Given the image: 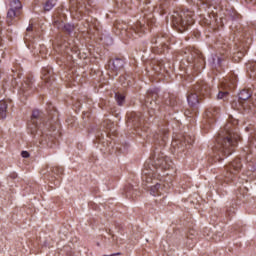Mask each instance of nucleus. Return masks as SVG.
Wrapping results in <instances>:
<instances>
[{
	"instance_id": "nucleus-1",
	"label": "nucleus",
	"mask_w": 256,
	"mask_h": 256,
	"mask_svg": "<svg viewBox=\"0 0 256 256\" xmlns=\"http://www.w3.org/2000/svg\"><path fill=\"white\" fill-rule=\"evenodd\" d=\"M168 169H171V161L162 152L150 156L144 163L142 174L143 185L150 189V195L153 197H159L167 193V187L165 185L162 186L157 181V177H159V171H167Z\"/></svg>"
},
{
	"instance_id": "nucleus-2",
	"label": "nucleus",
	"mask_w": 256,
	"mask_h": 256,
	"mask_svg": "<svg viewBox=\"0 0 256 256\" xmlns=\"http://www.w3.org/2000/svg\"><path fill=\"white\" fill-rule=\"evenodd\" d=\"M238 120L233 117L228 119L224 129L219 133L216 144L213 147L214 158L216 161H223V157H229L235 151L237 143L241 139L239 135V129L237 128Z\"/></svg>"
},
{
	"instance_id": "nucleus-3",
	"label": "nucleus",
	"mask_w": 256,
	"mask_h": 256,
	"mask_svg": "<svg viewBox=\"0 0 256 256\" xmlns=\"http://www.w3.org/2000/svg\"><path fill=\"white\" fill-rule=\"evenodd\" d=\"M189 5H195L200 11H207L206 16L200 15V25L210 27L214 31L218 28L223 27V18H218L217 12L213 9H221L222 0H186Z\"/></svg>"
},
{
	"instance_id": "nucleus-4",
	"label": "nucleus",
	"mask_w": 256,
	"mask_h": 256,
	"mask_svg": "<svg viewBox=\"0 0 256 256\" xmlns=\"http://www.w3.org/2000/svg\"><path fill=\"white\" fill-rule=\"evenodd\" d=\"M193 15H195V12L189 9L175 11L172 15V26L179 33H184V31H187L195 23Z\"/></svg>"
},
{
	"instance_id": "nucleus-5",
	"label": "nucleus",
	"mask_w": 256,
	"mask_h": 256,
	"mask_svg": "<svg viewBox=\"0 0 256 256\" xmlns=\"http://www.w3.org/2000/svg\"><path fill=\"white\" fill-rule=\"evenodd\" d=\"M183 53L184 61L188 63L190 69L198 71V73L205 69V58H203V54L199 50L189 47Z\"/></svg>"
},
{
	"instance_id": "nucleus-6",
	"label": "nucleus",
	"mask_w": 256,
	"mask_h": 256,
	"mask_svg": "<svg viewBox=\"0 0 256 256\" xmlns=\"http://www.w3.org/2000/svg\"><path fill=\"white\" fill-rule=\"evenodd\" d=\"M150 25H155V18H153V13H146L144 11V19L136 22L131 28L124 30L125 35L131 39L135 35H145V32L149 29Z\"/></svg>"
},
{
	"instance_id": "nucleus-7",
	"label": "nucleus",
	"mask_w": 256,
	"mask_h": 256,
	"mask_svg": "<svg viewBox=\"0 0 256 256\" xmlns=\"http://www.w3.org/2000/svg\"><path fill=\"white\" fill-rule=\"evenodd\" d=\"M169 41H171V37L167 34H160L157 37L152 38V45L154 53H165L167 49H169Z\"/></svg>"
},
{
	"instance_id": "nucleus-8",
	"label": "nucleus",
	"mask_w": 256,
	"mask_h": 256,
	"mask_svg": "<svg viewBox=\"0 0 256 256\" xmlns=\"http://www.w3.org/2000/svg\"><path fill=\"white\" fill-rule=\"evenodd\" d=\"M159 95L155 92H148L146 98L144 99L143 105L148 109V114L150 117L155 115V110L158 109L157 98Z\"/></svg>"
},
{
	"instance_id": "nucleus-9",
	"label": "nucleus",
	"mask_w": 256,
	"mask_h": 256,
	"mask_svg": "<svg viewBox=\"0 0 256 256\" xmlns=\"http://www.w3.org/2000/svg\"><path fill=\"white\" fill-rule=\"evenodd\" d=\"M195 143V136L184 135L181 138L172 141V145L179 153L187 149V145H193Z\"/></svg>"
},
{
	"instance_id": "nucleus-10",
	"label": "nucleus",
	"mask_w": 256,
	"mask_h": 256,
	"mask_svg": "<svg viewBox=\"0 0 256 256\" xmlns=\"http://www.w3.org/2000/svg\"><path fill=\"white\" fill-rule=\"evenodd\" d=\"M242 167L243 164H241V159L236 158L233 162L226 166V178L230 181H233V176L237 175V173L241 171Z\"/></svg>"
},
{
	"instance_id": "nucleus-11",
	"label": "nucleus",
	"mask_w": 256,
	"mask_h": 256,
	"mask_svg": "<svg viewBox=\"0 0 256 256\" xmlns=\"http://www.w3.org/2000/svg\"><path fill=\"white\" fill-rule=\"evenodd\" d=\"M97 139L102 153H113V145L115 144L109 139H105V134H98Z\"/></svg>"
},
{
	"instance_id": "nucleus-12",
	"label": "nucleus",
	"mask_w": 256,
	"mask_h": 256,
	"mask_svg": "<svg viewBox=\"0 0 256 256\" xmlns=\"http://www.w3.org/2000/svg\"><path fill=\"white\" fill-rule=\"evenodd\" d=\"M194 92L202 95V97H211V86L205 81H200L193 86Z\"/></svg>"
},
{
	"instance_id": "nucleus-13",
	"label": "nucleus",
	"mask_w": 256,
	"mask_h": 256,
	"mask_svg": "<svg viewBox=\"0 0 256 256\" xmlns=\"http://www.w3.org/2000/svg\"><path fill=\"white\" fill-rule=\"evenodd\" d=\"M127 125L132 127H141L143 125V114L141 112H132L128 115Z\"/></svg>"
},
{
	"instance_id": "nucleus-14",
	"label": "nucleus",
	"mask_w": 256,
	"mask_h": 256,
	"mask_svg": "<svg viewBox=\"0 0 256 256\" xmlns=\"http://www.w3.org/2000/svg\"><path fill=\"white\" fill-rule=\"evenodd\" d=\"M168 135L169 129H167V127L160 128L159 133L154 134V141L156 145H160V147H165Z\"/></svg>"
},
{
	"instance_id": "nucleus-15",
	"label": "nucleus",
	"mask_w": 256,
	"mask_h": 256,
	"mask_svg": "<svg viewBox=\"0 0 256 256\" xmlns=\"http://www.w3.org/2000/svg\"><path fill=\"white\" fill-rule=\"evenodd\" d=\"M217 115H219V108L210 107L206 110L204 114V119L206 120V123H209V125H211V123H215V121L217 120Z\"/></svg>"
},
{
	"instance_id": "nucleus-16",
	"label": "nucleus",
	"mask_w": 256,
	"mask_h": 256,
	"mask_svg": "<svg viewBox=\"0 0 256 256\" xmlns=\"http://www.w3.org/2000/svg\"><path fill=\"white\" fill-rule=\"evenodd\" d=\"M87 11V6L77 2L75 0H70V13H78V15H83Z\"/></svg>"
},
{
	"instance_id": "nucleus-17",
	"label": "nucleus",
	"mask_w": 256,
	"mask_h": 256,
	"mask_svg": "<svg viewBox=\"0 0 256 256\" xmlns=\"http://www.w3.org/2000/svg\"><path fill=\"white\" fill-rule=\"evenodd\" d=\"M21 93H23V95L27 96V95H31V93H33V78L31 77H27L24 82L21 85L20 88Z\"/></svg>"
},
{
	"instance_id": "nucleus-18",
	"label": "nucleus",
	"mask_w": 256,
	"mask_h": 256,
	"mask_svg": "<svg viewBox=\"0 0 256 256\" xmlns=\"http://www.w3.org/2000/svg\"><path fill=\"white\" fill-rule=\"evenodd\" d=\"M123 65H125V60L122 58H115L114 60H110L108 63L109 69L117 73V71H121Z\"/></svg>"
},
{
	"instance_id": "nucleus-19",
	"label": "nucleus",
	"mask_w": 256,
	"mask_h": 256,
	"mask_svg": "<svg viewBox=\"0 0 256 256\" xmlns=\"http://www.w3.org/2000/svg\"><path fill=\"white\" fill-rule=\"evenodd\" d=\"M54 27H57V29H60L61 31H65V33H68V35H71V33L75 31V26L65 24L64 22H59V20L54 22Z\"/></svg>"
},
{
	"instance_id": "nucleus-20",
	"label": "nucleus",
	"mask_w": 256,
	"mask_h": 256,
	"mask_svg": "<svg viewBox=\"0 0 256 256\" xmlns=\"http://www.w3.org/2000/svg\"><path fill=\"white\" fill-rule=\"evenodd\" d=\"M19 17V11L9 9L7 12V17H6V23L7 25H15L16 21L18 20Z\"/></svg>"
},
{
	"instance_id": "nucleus-21",
	"label": "nucleus",
	"mask_w": 256,
	"mask_h": 256,
	"mask_svg": "<svg viewBox=\"0 0 256 256\" xmlns=\"http://www.w3.org/2000/svg\"><path fill=\"white\" fill-rule=\"evenodd\" d=\"M187 101L190 107H195L196 105H199V94L195 92V90L192 88V90L188 93Z\"/></svg>"
},
{
	"instance_id": "nucleus-22",
	"label": "nucleus",
	"mask_w": 256,
	"mask_h": 256,
	"mask_svg": "<svg viewBox=\"0 0 256 256\" xmlns=\"http://www.w3.org/2000/svg\"><path fill=\"white\" fill-rule=\"evenodd\" d=\"M42 79L46 83H51V81H54L55 77H53V69L43 68L42 69Z\"/></svg>"
},
{
	"instance_id": "nucleus-23",
	"label": "nucleus",
	"mask_w": 256,
	"mask_h": 256,
	"mask_svg": "<svg viewBox=\"0 0 256 256\" xmlns=\"http://www.w3.org/2000/svg\"><path fill=\"white\" fill-rule=\"evenodd\" d=\"M239 103L242 104V107L245 109V101H248V99H251V91L249 90H242L238 94Z\"/></svg>"
},
{
	"instance_id": "nucleus-24",
	"label": "nucleus",
	"mask_w": 256,
	"mask_h": 256,
	"mask_svg": "<svg viewBox=\"0 0 256 256\" xmlns=\"http://www.w3.org/2000/svg\"><path fill=\"white\" fill-rule=\"evenodd\" d=\"M28 133L37 137V133H39V124L37 121L30 120L28 122Z\"/></svg>"
},
{
	"instance_id": "nucleus-25",
	"label": "nucleus",
	"mask_w": 256,
	"mask_h": 256,
	"mask_svg": "<svg viewBox=\"0 0 256 256\" xmlns=\"http://www.w3.org/2000/svg\"><path fill=\"white\" fill-rule=\"evenodd\" d=\"M152 69H153V71H155V73H157L159 75V74H161V71H163V69H165V63H163V61L154 60L152 62Z\"/></svg>"
},
{
	"instance_id": "nucleus-26",
	"label": "nucleus",
	"mask_w": 256,
	"mask_h": 256,
	"mask_svg": "<svg viewBox=\"0 0 256 256\" xmlns=\"http://www.w3.org/2000/svg\"><path fill=\"white\" fill-rule=\"evenodd\" d=\"M47 111L50 119H59V112L53 107V104H48Z\"/></svg>"
},
{
	"instance_id": "nucleus-27",
	"label": "nucleus",
	"mask_w": 256,
	"mask_h": 256,
	"mask_svg": "<svg viewBox=\"0 0 256 256\" xmlns=\"http://www.w3.org/2000/svg\"><path fill=\"white\" fill-rule=\"evenodd\" d=\"M125 193H126V197H128V199H135V196L139 195V191L134 190L133 186H127L125 188Z\"/></svg>"
},
{
	"instance_id": "nucleus-28",
	"label": "nucleus",
	"mask_w": 256,
	"mask_h": 256,
	"mask_svg": "<svg viewBox=\"0 0 256 256\" xmlns=\"http://www.w3.org/2000/svg\"><path fill=\"white\" fill-rule=\"evenodd\" d=\"M7 101L1 100L0 101V117L1 119H5L7 117Z\"/></svg>"
},
{
	"instance_id": "nucleus-29",
	"label": "nucleus",
	"mask_w": 256,
	"mask_h": 256,
	"mask_svg": "<svg viewBox=\"0 0 256 256\" xmlns=\"http://www.w3.org/2000/svg\"><path fill=\"white\" fill-rule=\"evenodd\" d=\"M38 137L40 145H47V143H49V140L51 139L49 138V134L45 132H40V134H38Z\"/></svg>"
},
{
	"instance_id": "nucleus-30",
	"label": "nucleus",
	"mask_w": 256,
	"mask_h": 256,
	"mask_svg": "<svg viewBox=\"0 0 256 256\" xmlns=\"http://www.w3.org/2000/svg\"><path fill=\"white\" fill-rule=\"evenodd\" d=\"M248 71H250L251 79H256V62H250L247 64Z\"/></svg>"
},
{
	"instance_id": "nucleus-31",
	"label": "nucleus",
	"mask_w": 256,
	"mask_h": 256,
	"mask_svg": "<svg viewBox=\"0 0 256 256\" xmlns=\"http://www.w3.org/2000/svg\"><path fill=\"white\" fill-rule=\"evenodd\" d=\"M229 81L230 82H226L227 87H229L230 89H235L237 85V75L231 74L229 76Z\"/></svg>"
},
{
	"instance_id": "nucleus-32",
	"label": "nucleus",
	"mask_w": 256,
	"mask_h": 256,
	"mask_svg": "<svg viewBox=\"0 0 256 256\" xmlns=\"http://www.w3.org/2000/svg\"><path fill=\"white\" fill-rule=\"evenodd\" d=\"M31 121H43V112L39 110H33L32 116H31Z\"/></svg>"
},
{
	"instance_id": "nucleus-33",
	"label": "nucleus",
	"mask_w": 256,
	"mask_h": 256,
	"mask_svg": "<svg viewBox=\"0 0 256 256\" xmlns=\"http://www.w3.org/2000/svg\"><path fill=\"white\" fill-rule=\"evenodd\" d=\"M23 5L21 4L20 0H10V9L13 11H19L22 9Z\"/></svg>"
},
{
	"instance_id": "nucleus-34",
	"label": "nucleus",
	"mask_w": 256,
	"mask_h": 256,
	"mask_svg": "<svg viewBox=\"0 0 256 256\" xmlns=\"http://www.w3.org/2000/svg\"><path fill=\"white\" fill-rule=\"evenodd\" d=\"M56 1L55 0H47L44 4V11H51L53 7H55Z\"/></svg>"
},
{
	"instance_id": "nucleus-35",
	"label": "nucleus",
	"mask_w": 256,
	"mask_h": 256,
	"mask_svg": "<svg viewBox=\"0 0 256 256\" xmlns=\"http://www.w3.org/2000/svg\"><path fill=\"white\" fill-rule=\"evenodd\" d=\"M115 99H116L118 105H123L125 103V96L121 93H116Z\"/></svg>"
},
{
	"instance_id": "nucleus-36",
	"label": "nucleus",
	"mask_w": 256,
	"mask_h": 256,
	"mask_svg": "<svg viewBox=\"0 0 256 256\" xmlns=\"http://www.w3.org/2000/svg\"><path fill=\"white\" fill-rule=\"evenodd\" d=\"M52 173H54L55 175H63V168L59 167V166H54L51 168Z\"/></svg>"
},
{
	"instance_id": "nucleus-37",
	"label": "nucleus",
	"mask_w": 256,
	"mask_h": 256,
	"mask_svg": "<svg viewBox=\"0 0 256 256\" xmlns=\"http://www.w3.org/2000/svg\"><path fill=\"white\" fill-rule=\"evenodd\" d=\"M119 81H120V83H121V85H122L123 87H128L129 82H127V77H125V76H120V77H119Z\"/></svg>"
},
{
	"instance_id": "nucleus-38",
	"label": "nucleus",
	"mask_w": 256,
	"mask_h": 256,
	"mask_svg": "<svg viewBox=\"0 0 256 256\" xmlns=\"http://www.w3.org/2000/svg\"><path fill=\"white\" fill-rule=\"evenodd\" d=\"M229 96V92L220 91L217 95V99H226Z\"/></svg>"
},
{
	"instance_id": "nucleus-39",
	"label": "nucleus",
	"mask_w": 256,
	"mask_h": 256,
	"mask_svg": "<svg viewBox=\"0 0 256 256\" xmlns=\"http://www.w3.org/2000/svg\"><path fill=\"white\" fill-rule=\"evenodd\" d=\"M21 156H22L24 159H28L29 153H28L27 151H22V152H21Z\"/></svg>"
},
{
	"instance_id": "nucleus-40",
	"label": "nucleus",
	"mask_w": 256,
	"mask_h": 256,
	"mask_svg": "<svg viewBox=\"0 0 256 256\" xmlns=\"http://www.w3.org/2000/svg\"><path fill=\"white\" fill-rule=\"evenodd\" d=\"M27 33H31V31H33V24H30L27 29H26Z\"/></svg>"
},
{
	"instance_id": "nucleus-41",
	"label": "nucleus",
	"mask_w": 256,
	"mask_h": 256,
	"mask_svg": "<svg viewBox=\"0 0 256 256\" xmlns=\"http://www.w3.org/2000/svg\"><path fill=\"white\" fill-rule=\"evenodd\" d=\"M250 5H256V0H245Z\"/></svg>"
},
{
	"instance_id": "nucleus-42",
	"label": "nucleus",
	"mask_w": 256,
	"mask_h": 256,
	"mask_svg": "<svg viewBox=\"0 0 256 256\" xmlns=\"http://www.w3.org/2000/svg\"><path fill=\"white\" fill-rule=\"evenodd\" d=\"M169 105H170L171 107H175V100H173V98H170Z\"/></svg>"
},
{
	"instance_id": "nucleus-43",
	"label": "nucleus",
	"mask_w": 256,
	"mask_h": 256,
	"mask_svg": "<svg viewBox=\"0 0 256 256\" xmlns=\"http://www.w3.org/2000/svg\"><path fill=\"white\" fill-rule=\"evenodd\" d=\"M237 57L238 59H242V57L244 56V54L242 52H237Z\"/></svg>"
},
{
	"instance_id": "nucleus-44",
	"label": "nucleus",
	"mask_w": 256,
	"mask_h": 256,
	"mask_svg": "<svg viewBox=\"0 0 256 256\" xmlns=\"http://www.w3.org/2000/svg\"><path fill=\"white\" fill-rule=\"evenodd\" d=\"M117 255H121V252L113 253V254H110V255H104V256H117Z\"/></svg>"
},
{
	"instance_id": "nucleus-45",
	"label": "nucleus",
	"mask_w": 256,
	"mask_h": 256,
	"mask_svg": "<svg viewBox=\"0 0 256 256\" xmlns=\"http://www.w3.org/2000/svg\"><path fill=\"white\" fill-rule=\"evenodd\" d=\"M51 125H53V122H50L49 124L46 123V127H51Z\"/></svg>"
},
{
	"instance_id": "nucleus-46",
	"label": "nucleus",
	"mask_w": 256,
	"mask_h": 256,
	"mask_svg": "<svg viewBox=\"0 0 256 256\" xmlns=\"http://www.w3.org/2000/svg\"><path fill=\"white\" fill-rule=\"evenodd\" d=\"M94 28L96 29V31H99V28H97V24L94 25Z\"/></svg>"
},
{
	"instance_id": "nucleus-47",
	"label": "nucleus",
	"mask_w": 256,
	"mask_h": 256,
	"mask_svg": "<svg viewBox=\"0 0 256 256\" xmlns=\"http://www.w3.org/2000/svg\"><path fill=\"white\" fill-rule=\"evenodd\" d=\"M91 27H93V24H90V25H89V31H91Z\"/></svg>"
},
{
	"instance_id": "nucleus-48",
	"label": "nucleus",
	"mask_w": 256,
	"mask_h": 256,
	"mask_svg": "<svg viewBox=\"0 0 256 256\" xmlns=\"http://www.w3.org/2000/svg\"><path fill=\"white\" fill-rule=\"evenodd\" d=\"M218 63H221V58H218Z\"/></svg>"
},
{
	"instance_id": "nucleus-49",
	"label": "nucleus",
	"mask_w": 256,
	"mask_h": 256,
	"mask_svg": "<svg viewBox=\"0 0 256 256\" xmlns=\"http://www.w3.org/2000/svg\"><path fill=\"white\" fill-rule=\"evenodd\" d=\"M242 189H243V191H247V188H245V187H243Z\"/></svg>"
},
{
	"instance_id": "nucleus-50",
	"label": "nucleus",
	"mask_w": 256,
	"mask_h": 256,
	"mask_svg": "<svg viewBox=\"0 0 256 256\" xmlns=\"http://www.w3.org/2000/svg\"><path fill=\"white\" fill-rule=\"evenodd\" d=\"M52 131H55V128L51 127Z\"/></svg>"
}]
</instances>
